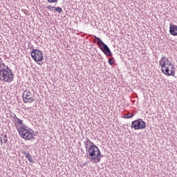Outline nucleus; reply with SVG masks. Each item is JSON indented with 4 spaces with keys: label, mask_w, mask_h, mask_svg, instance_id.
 <instances>
[{
    "label": "nucleus",
    "mask_w": 177,
    "mask_h": 177,
    "mask_svg": "<svg viewBox=\"0 0 177 177\" xmlns=\"http://www.w3.org/2000/svg\"><path fill=\"white\" fill-rule=\"evenodd\" d=\"M21 153L24 154V156H27V154L28 153V152H27L26 150L23 149L21 151Z\"/></svg>",
    "instance_id": "nucleus-19"
},
{
    "label": "nucleus",
    "mask_w": 177,
    "mask_h": 177,
    "mask_svg": "<svg viewBox=\"0 0 177 177\" xmlns=\"http://www.w3.org/2000/svg\"><path fill=\"white\" fill-rule=\"evenodd\" d=\"M0 139H1V137H0Z\"/></svg>",
    "instance_id": "nucleus-24"
},
{
    "label": "nucleus",
    "mask_w": 177,
    "mask_h": 177,
    "mask_svg": "<svg viewBox=\"0 0 177 177\" xmlns=\"http://www.w3.org/2000/svg\"><path fill=\"white\" fill-rule=\"evenodd\" d=\"M31 56L35 62H42L44 60V54L38 49H33L31 52Z\"/></svg>",
    "instance_id": "nucleus-7"
},
{
    "label": "nucleus",
    "mask_w": 177,
    "mask_h": 177,
    "mask_svg": "<svg viewBox=\"0 0 177 177\" xmlns=\"http://www.w3.org/2000/svg\"><path fill=\"white\" fill-rule=\"evenodd\" d=\"M94 38L95 39V43L97 44V46H99L100 50H102V52H103V53H104L108 57H111V56H113V53H111L110 48H109L103 41H102V39L97 36H94Z\"/></svg>",
    "instance_id": "nucleus-5"
},
{
    "label": "nucleus",
    "mask_w": 177,
    "mask_h": 177,
    "mask_svg": "<svg viewBox=\"0 0 177 177\" xmlns=\"http://www.w3.org/2000/svg\"><path fill=\"white\" fill-rule=\"evenodd\" d=\"M131 127L135 131H138V129H145V128H146V122L143 121L142 118H140L133 121Z\"/></svg>",
    "instance_id": "nucleus-6"
},
{
    "label": "nucleus",
    "mask_w": 177,
    "mask_h": 177,
    "mask_svg": "<svg viewBox=\"0 0 177 177\" xmlns=\"http://www.w3.org/2000/svg\"><path fill=\"white\" fill-rule=\"evenodd\" d=\"M169 32L171 35L176 37L177 35V26L176 25H170Z\"/></svg>",
    "instance_id": "nucleus-9"
},
{
    "label": "nucleus",
    "mask_w": 177,
    "mask_h": 177,
    "mask_svg": "<svg viewBox=\"0 0 177 177\" xmlns=\"http://www.w3.org/2000/svg\"><path fill=\"white\" fill-rule=\"evenodd\" d=\"M0 142L1 143H3V140H2L1 138L0 139Z\"/></svg>",
    "instance_id": "nucleus-22"
},
{
    "label": "nucleus",
    "mask_w": 177,
    "mask_h": 177,
    "mask_svg": "<svg viewBox=\"0 0 177 177\" xmlns=\"http://www.w3.org/2000/svg\"><path fill=\"white\" fill-rule=\"evenodd\" d=\"M108 62H109L110 66H113V64H114V63H115L114 58L113 57L109 58Z\"/></svg>",
    "instance_id": "nucleus-15"
},
{
    "label": "nucleus",
    "mask_w": 177,
    "mask_h": 177,
    "mask_svg": "<svg viewBox=\"0 0 177 177\" xmlns=\"http://www.w3.org/2000/svg\"><path fill=\"white\" fill-rule=\"evenodd\" d=\"M86 153H88L87 157L93 162H100V160H102L101 157H103L100 150L96 145H91Z\"/></svg>",
    "instance_id": "nucleus-3"
},
{
    "label": "nucleus",
    "mask_w": 177,
    "mask_h": 177,
    "mask_svg": "<svg viewBox=\"0 0 177 177\" xmlns=\"http://www.w3.org/2000/svg\"><path fill=\"white\" fill-rule=\"evenodd\" d=\"M1 136H3V134H1Z\"/></svg>",
    "instance_id": "nucleus-23"
},
{
    "label": "nucleus",
    "mask_w": 177,
    "mask_h": 177,
    "mask_svg": "<svg viewBox=\"0 0 177 177\" xmlns=\"http://www.w3.org/2000/svg\"><path fill=\"white\" fill-rule=\"evenodd\" d=\"M3 140V143H7L8 142V136L7 135H4Z\"/></svg>",
    "instance_id": "nucleus-17"
},
{
    "label": "nucleus",
    "mask_w": 177,
    "mask_h": 177,
    "mask_svg": "<svg viewBox=\"0 0 177 177\" xmlns=\"http://www.w3.org/2000/svg\"><path fill=\"white\" fill-rule=\"evenodd\" d=\"M46 8V9H48V10H52V9H55V6H48Z\"/></svg>",
    "instance_id": "nucleus-18"
},
{
    "label": "nucleus",
    "mask_w": 177,
    "mask_h": 177,
    "mask_svg": "<svg viewBox=\"0 0 177 177\" xmlns=\"http://www.w3.org/2000/svg\"><path fill=\"white\" fill-rule=\"evenodd\" d=\"M135 115L133 113H128V114H124L123 115V118H132Z\"/></svg>",
    "instance_id": "nucleus-12"
},
{
    "label": "nucleus",
    "mask_w": 177,
    "mask_h": 177,
    "mask_svg": "<svg viewBox=\"0 0 177 177\" xmlns=\"http://www.w3.org/2000/svg\"><path fill=\"white\" fill-rule=\"evenodd\" d=\"M15 121L19 125H21V127H23V120H20L19 118H16Z\"/></svg>",
    "instance_id": "nucleus-14"
},
{
    "label": "nucleus",
    "mask_w": 177,
    "mask_h": 177,
    "mask_svg": "<svg viewBox=\"0 0 177 177\" xmlns=\"http://www.w3.org/2000/svg\"><path fill=\"white\" fill-rule=\"evenodd\" d=\"M159 66H160L162 72L165 75L175 76V66L169 62L168 58L162 57L159 62Z\"/></svg>",
    "instance_id": "nucleus-2"
},
{
    "label": "nucleus",
    "mask_w": 177,
    "mask_h": 177,
    "mask_svg": "<svg viewBox=\"0 0 177 177\" xmlns=\"http://www.w3.org/2000/svg\"><path fill=\"white\" fill-rule=\"evenodd\" d=\"M22 11L24 12V13L25 15H27V12H28L27 10H23Z\"/></svg>",
    "instance_id": "nucleus-21"
},
{
    "label": "nucleus",
    "mask_w": 177,
    "mask_h": 177,
    "mask_svg": "<svg viewBox=\"0 0 177 177\" xmlns=\"http://www.w3.org/2000/svg\"><path fill=\"white\" fill-rule=\"evenodd\" d=\"M15 75L12 69L6 66L3 62L0 60V81L10 83L13 81Z\"/></svg>",
    "instance_id": "nucleus-1"
},
{
    "label": "nucleus",
    "mask_w": 177,
    "mask_h": 177,
    "mask_svg": "<svg viewBox=\"0 0 177 177\" xmlns=\"http://www.w3.org/2000/svg\"><path fill=\"white\" fill-rule=\"evenodd\" d=\"M26 158H28V161L30 162L34 163L35 161H34V159H32V156H31V154L28 152L26 155H25Z\"/></svg>",
    "instance_id": "nucleus-11"
},
{
    "label": "nucleus",
    "mask_w": 177,
    "mask_h": 177,
    "mask_svg": "<svg viewBox=\"0 0 177 177\" xmlns=\"http://www.w3.org/2000/svg\"><path fill=\"white\" fill-rule=\"evenodd\" d=\"M10 117L15 120H16V118H17V116H16V114H13L12 115H10Z\"/></svg>",
    "instance_id": "nucleus-20"
},
{
    "label": "nucleus",
    "mask_w": 177,
    "mask_h": 177,
    "mask_svg": "<svg viewBox=\"0 0 177 177\" xmlns=\"http://www.w3.org/2000/svg\"><path fill=\"white\" fill-rule=\"evenodd\" d=\"M24 103H32L34 102V94L30 90H26L22 95Z\"/></svg>",
    "instance_id": "nucleus-8"
},
{
    "label": "nucleus",
    "mask_w": 177,
    "mask_h": 177,
    "mask_svg": "<svg viewBox=\"0 0 177 177\" xmlns=\"http://www.w3.org/2000/svg\"><path fill=\"white\" fill-rule=\"evenodd\" d=\"M54 10H55V12H57L58 13H63V9H62V8L60 7H55Z\"/></svg>",
    "instance_id": "nucleus-13"
},
{
    "label": "nucleus",
    "mask_w": 177,
    "mask_h": 177,
    "mask_svg": "<svg viewBox=\"0 0 177 177\" xmlns=\"http://www.w3.org/2000/svg\"><path fill=\"white\" fill-rule=\"evenodd\" d=\"M49 3H57L59 0H47Z\"/></svg>",
    "instance_id": "nucleus-16"
},
{
    "label": "nucleus",
    "mask_w": 177,
    "mask_h": 177,
    "mask_svg": "<svg viewBox=\"0 0 177 177\" xmlns=\"http://www.w3.org/2000/svg\"><path fill=\"white\" fill-rule=\"evenodd\" d=\"M84 147L85 149L86 150V151H88V147H89V146H95V143L92 142V141H91V140H89V138H86V140L84 141Z\"/></svg>",
    "instance_id": "nucleus-10"
},
{
    "label": "nucleus",
    "mask_w": 177,
    "mask_h": 177,
    "mask_svg": "<svg viewBox=\"0 0 177 177\" xmlns=\"http://www.w3.org/2000/svg\"><path fill=\"white\" fill-rule=\"evenodd\" d=\"M19 135L25 140H31L35 136L34 131L27 126H21L17 128Z\"/></svg>",
    "instance_id": "nucleus-4"
}]
</instances>
